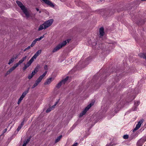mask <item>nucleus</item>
I'll return each mask as SVG.
<instances>
[{
    "label": "nucleus",
    "instance_id": "obj_35",
    "mask_svg": "<svg viewBox=\"0 0 146 146\" xmlns=\"http://www.w3.org/2000/svg\"><path fill=\"white\" fill-rule=\"evenodd\" d=\"M44 69L45 70H47L48 69V66L47 65H45L44 67Z\"/></svg>",
    "mask_w": 146,
    "mask_h": 146
},
{
    "label": "nucleus",
    "instance_id": "obj_12",
    "mask_svg": "<svg viewBox=\"0 0 146 146\" xmlns=\"http://www.w3.org/2000/svg\"><path fill=\"white\" fill-rule=\"evenodd\" d=\"M140 102L139 101H137L135 102L134 104L135 106L134 109L133 108L132 109L133 110V111L137 110V106H138Z\"/></svg>",
    "mask_w": 146,
    "mask_h": 146
},
{
    "label": "nucleus",
    "instance_id": "obj_44",
    "mask_svg": "<svg viewBox=\"0 0 146 146\" xmlns=\"http://www.w3.org/2000/svg\"><path fill=\"white\" fill-rule=\"evenodd\" d=\"M70 39H68L67 40L68 42H69L70 41Z\"/></svg>",
    "mask_w": 146,
    "mask_h": 146
},
{
    "label": "nucleus",
    "instance_id": "obj_34",
    "mask_svg": "<svg viewBox=\"0 0 146 146\" xmlns=\"http://www.w3.org/2000/svg\"><path fill=\"white\" fill-rule=\"evenodd\" d=\"M141 139H143L142 141V143H143L144 142L146 141V138H142Z\"/></svg>",
    "mask_w": 146,
    "mask_h": 146
},
{
    "label": "nucleus",
    "instance_id": "obj_8",
    "mask_svg": "<svg viewBox=\"0 0 146 146\" xmlns=\"http://www.w3.org/2000/svg\"><path fill=\"white\" fill-rule=\"evenodd\" d=\"M46 4L50 5L52 7H54V5L49 0H42Z\"/></svg>",
    "mask_w": 146,
    "mask_h": 146
},
{
    "label": "nucleus",
    "instance_id": "obj_43",
    "mask_svg": "<svg viewBox=\"0 0 146 146\" xmlns=\"http://www.w3.org/2000/svg\"><path fill=\"white\" fill-rule=\"evenodd\" d=\"M31 46H29L27 48V50H29L31 48Z\"/></svg>",
    "mask_w": 146,
    "mask_h": 146
},
{
    "label": "nucleus",
    "instance_id": "obj_33",
    "mask_svg": "<svg viewBox=\"0 0 146 146\" xmlns=\"http://www.w3.org/2000/svg\"><path fill=\"white\" fill-rule=\"evenodd\" d=\"M22 127L21 126V125H19L17 129V131H19V130H20L21 129Z\"/></svg>",
    "mask_w": 146,
    "mask_h": 146
},
{
    "label": "nucleus",
    "instance_id": "obj_27",
    "mask_svg": "<svg viewBox=\"0 0 146 146\" xmlns=\"http://www.w3.org/2000/svg\"><path fill=\"white\" fill-rule=\"evenodd\" d=\"M52 109L50 107H49L46 111V113H48L50 111L52 110Z\"/></svg>",
    "mask_w": 146,
    "mask_h": 146
},
{
    "label": "nucleus",
    "instance_id": "obj_25",
    "mask_svg": "<svg viewBox=\"0 0 146 146\" xmlns=\"http://www.w3.org/2000/svg\"><path fill=\"white\" fill-rule=\"evenodd\" d=\"M31 63L29 61L27 62L26 64H25L26 67H27V68L29 67L31 64Z\"/></svg>",
    "mask_w": 146,
    "mask_h": 146
},
{
    "label": "nucleus",
    "instance_id": "obj_47",
    "mask_svg": "<svg viewBox=\"0 0 146 146\" xmlns=\"http://www.w3.org/2000/svg\"><path fill=\"white\" fill-rule=\"evenodd\" d=\"M36 9L37 11H38L39 10V9L37 8H36Z\"/></svg>",
    "mask_w": 146,
    "mask_h": 146
},
{
    "label": "nucleus",
    "instance_id": "obj_4",
    "mask_svg": "<svg viewBox=\"0 0 146 146\" xmlns=\"http://www.w3.org/2000/svg\"><path fill=\"white\" fill-rule=\"evenodd\" d=\"M53 22V19H50L46 21L43 23L44 29H46L47 28L50 26Z\"/></svg>",
    "mask_w": 146,
    "mask_h": 146
},
{
    "label": "nucleus",
    "instance_id": "obj_36",
    "mask_svg": "<svg viewBox=\"0 0 146 146\" xmlns=\"http://www.w3.org/2000/svg\"><path fill=\"white\" fill-rule=\"evenodd\" d=\"M32 72H33L34 74H35L37 72V71L36 70V69H35Z\"/></svg>",
    "mask_w": 146,
    "mask_h": 146
},
{
    "label": "nucleus",
    "instance_id": "obj_17",
    "mask_svg": "<svg viewBox=\"0 0 146 146\" xmlns=\"http://www.w3.org/2000/svg\"><path fill=\"white\" fill-rule=\"evenodd\" d=\"M47 71H45L42 75H41L38 78L41 81L42 79L46 75Z\"/></svg>",
    "mask_w": 146,
    "mask_h": 146
},
{
    "label": "nucleus",
    "instance_id": "obj_1",
    "mask_svg": "<svg viewBox=\"0 0 146 146\" xmlns=\"http://www.w3.org/2000/svg\"><path fill=\"white\" fill-rule=\"evenodd\" d=\"M16 2L18 6L22 10L23 13L25 14L27 18H28L30 17L31 16L30 14L29 11H28L27 9L20 2L17 1H16Z\"/></svg>",
    "mask_w": 146,
    "mask_h": 146
},
{
    "label": "nucleus",
    "instance_id": "obj_23",
    "mask_svg": "<svg viewBox=\"0 0 146 146\" xmlns=\"http://www.w3.org/2000/svg\"><path fill=\"white\" fill-rule=\"evenodd\" d=\"M36 58L35 57V56H33L31 59L29 61L31 63L33 62L34 59H36Z\"/></svg>",
    "mask_w": 146,
    "mask_h": 146
},
{
    "label": "nucleus",
    "instance_id": "obj_48",
    "mask_svg": "<svg viewBox=\"0 0 146 146\" xmlns=\"http://www.w3.org/2000/svg\"><path fill=\"white\" fill-rule=\"evenodd\" d=\"M26 144L25 143H24V144L22 146H26Z\"/></svg>",
    "mask_w": 146,
    "mask_h": 146
},
{
    "label": "nucleus",
    "instance_id": "obj_5",
    "mask_svg": "<svg viewBox=\"0 0 146 146\" xmlns=\"http://www.w3.org/2000/svg\"><path fill=\"white\" fill-rule=\"evenodd\" d=\"M69 77L67 76L65 79L62 80L56 85V87L58 88H59L62 84H64L68 80Z\"/></svg>",
    "mask_w": 146,
    "mask_h": 146
},
{
    "label": "nucleus",
    "instance_id": "obj_15",
    "mask_svg": "<svg viewBox=\"0 0 146 146\" xmlns=\"http://www.w3.org/2000/svg\"><path fill=\"white\" fill-rule=\"evenodd\" d=\"M52 78H50L47 79L46 81L44 83V84L45 85H47L50 84L52 81Z\"/></svg>",
    "mask_w": 146,
    "mask_h": 146
},
{
    "label": "nucleus",
    "instance_id": "obj_29",
    "mask_svg": "<svg viewBox=\"0 0 146 146\" xmlns=\"http://www.w3.org/2000/svg\"><path fill=\"white\" fill-rule=\"evenodd\" d=\"M30 138L27 139L25 142H24V143H25V144L27 145V144L29 141H30Z\"/></svg>",
    "mask_w": 146,
    "mask_h": 146
},
{
    "label": "nucleus",
    "instance_id": "obj_11",
    "mask_svg": "<svg viewBox=\"0 0 146 146\" xmlns=\"http://www.w3.org/2000/svg\"><path fill=\"white\" fill-rule=\"evenodd\" d=\"M41 80H40L38 78L36 81L35 83L32 86V88L33 89L35 88V87L37 86L39 83L41 82Z\"/></svg>",
    "mask_w": 146,
    "mask_h": 146
},
{
    "label": "nucleus",
    "instance_id": "obj_41",
    "mask_svg": "<svg viewBox=\"0 0 146 146\" xmlns=\"http://www.w3.org/2000/svg\"><path fill=\"white\" fill-rule=\"evenodd\" d=\"M35 40L36 42L38 41H40V40L38 38H37L35 39Z\"/></svg>",
    "mask_w": 146,
    "mask_h": 146
},
{
    "label": "nucleus",
    "instance_id": "obj_2",
    "mask_svg": "<svg viewBox=\"0 0 146 146\" xmlns=\"http://www.w3.org/2000/svg\"><path fill=\"white\" fill-rule=\"evenodd\" d=\"M67 42L66 40L63 41L61 43L59 44L56 46L52 50V52H55L58 50L60 49L61 48L65 46Z\"/></svg>",
    "mask_w": 146,
    "mask_h": 146
},
{
    "label": "nucleus",
    "instance_id": "obj_49",
    "mask_svg": "<svg viewBox=\"0 0 146 146\" xmlns=\"http://www.w3.org/2000/svg\"><path fill=\"white\" fill-rule=\"evenodd\" d=\"M27 50V48H25V49H24V51H25L26 50Z\"/></svg>",
    "mask_w": 146,
    "mask_h": 146
},
{
    "label": "nucleus",
    "instance_id": "obj_9",
    "mask_svg": "<svg viewBox=\"0 0 146 146\" xmlns=\"http://www.w3.org/2000/svg\"><path fill=\"white\" fill-rule=\"evenodd\" d=\"M27 58V56H26L25 57H23L22 59L19 61L17 63V64L19 66L24 61H25Z\"/></svg>",
    "mask_w": 146,
    "mask_h": 146
},
{
    "label": "nucleus",
    "instance_id": "obj_24",
    "mask_svg": "<svg viewBox=\"0 0 146 146\" xmlns=\"http://www.w3.org/2000/svg\"><path fill=\"white\" fill-rule=\"evenodd\" d=\"M24 98L22 96H21L20 98L19 99L18 101V104H19L21 102V101L23 100Z\"/></svg>",
    "mask_w": 146,
    "mask_h": 146
},
{
    "label": "nucleus",
    "instance_id": "obj_7",
    "mask_svg": "<svg viewBox=\"0 0 146 146\" xmlns=\"http://www.w3.org/2000/svg\"><path fill=\"white\" fill-rule=\"evenodd\" d=\"M144 121V119H141V120L138 122V124L136 125V127L134 129L133 131H135L141 127V125Z\"/></svg>",
    "mask_w": 146,
    "mask_h": 146
},
{
    "label": "nucleus",
    "instance_id": "obj_6",
    "mask_svg": "<svg viewBox=\"0 0 146 146\" xmlns=\"http://www.w3.org/2000/svg\"><path fill=\"white\" fill-rule=\"evenodd\" d=\"M122 103L120 102H117L116 105V108L114 110V111L115 113L117 112L122 107Z\"/></svg>",
    "mask_w": 146,
    "mask_h": 146
},
{
    "label": "nucleus",
    "instance_id": "obj_40",
    "mask_svg": "<svg viewBox=\"0 0 146 146\" xmlns=\"http://www.w3.org/2000/svg\"><path fill=\"white\" fill-rule=\"evenodd\" d=\"M24 124V121H22L20 125H21V126L22 127Z\"/></svg>",
    "mask_w": 146,
    "mask_h": 146
},
{
    "label": "nucleus",
    "instance_id": "obj_31",
    "mask_svg": "<svg viewBox=\"0 0 146 146\" xmlns=\"http://www.w3.org/2000/svg\"><path fill=\"white\" fill-rule=\"evenodd\" d=\"M33 76L31 74H29V75L28 78L29 79H30L33 77Z\"/></svg>",
    "mask_w": 146,
    "mask_h": 146
},
{
    "label": "nucleus",
    "instance_id": "obj_13",
    "mask_svg": "<svg viewBox=\"0 0 146 146\" xmlns=\"http://www.w3.org/2000/svg\"><path fill=\"white\" fill-rule=\"evenodd\" d=\"M138 56L141 58H143L146 60V53H140L138 54Z\"/></svg>",
    "mask_w": 146,
    "mask_h": 146
},
{
    "label": "nucleus",
    "instance_id": "obj_53",
    "mask_svg": "<svg viewBox=\"0 0 146 146\" xmlns=\"http://www.w3.org/2000/svg\"><path fill=\"white\" fill-rule=\"evenodd\" d=\"M106 146H108V145H107Z\"/></svg>",
    "mask_w": 146,
    "mask_h": 146
},
{
    "label": "nucleus",
    "instance_id": "obj_22",
    "mask_svg": "<svg viewBox=\"0 0 146 146\" xmlns=\"http://www.w3.org/2000/svg\"><path fill=\"white\" fill-rule=\"evenodd\" d=\"M14 58H11L9 60V62L8 63V64L10 65V64L12 63L14 61Z\"/></svg>",
    "mask_w": 146,
    "mask_h": 146
},
{
    "label": "nucleus",
    "instance_id": "obj_45",
    "mask_svg": "<svg viewBox=\"0 0 146 146\" xmlns=\"http://www.w3.org/2000/svg\"><path fill=\"white\" fill-rule=\"evenodd\" d=\"M33 76H34L35 75V74L33 73V72H32V73L31 74Z\"/></svg>",
    "mask_w": 146,
    "mask_h": 146
},
{
    "label": "nucleus",
    "instance_id": "obj_30",
    "mask_svg": "<svg viewBox=\"0 0 146 146\" xmlns=\"http://www.w3.org/2000/svg\"><path fill=\"white\" fill-rule=\"evenodd\" d=\"M57 103V102H56V104L52 106L51 107H50L52 110H53L55 108V106H56Z\"/></svg>",
    "mask_w": 146,
    "mask_h": 146
},
{
    "label": "nucleus",
    "instance_id": "obj_42",
    "mask_svg": "<svg viewBox=\"0 0 146 146\" xmlns=\"http://www.w3.org/2000/svg\"><path fill=\"white\" fill-rule=\"evenodd\" d=\"M7 129H5L3 131V133H5L7 131Z\"/></svg>",
    "mask_w": 146,
    "mask_h": 146
},
{
    "label": "nucleus",
    "instance_id": "obj_37",
    "mask_svg": "<svg viewBox=\"0 0 146 146\" xmlns=\"http://www.w3.org/2000/svg\"><path fill=\"white\" fill-rule=\"evenodd\" d=\"M27 67H26L25 65H24V66L23 68V69L24 70H25L27 68Z\"/></svg>",
    "mask_w": 146,
    "mask_h": 146
},
{
    "label": "nucleus",
    "instance_id": "obj_46",
    "mask_svg": "<svg viewBox=\"0 0 146 146\" xmlns=\"http://www.w3.org/2000/svg\"><path fill=\"white\" fill-rule=\"evenodd\" d=\"M17 57H18L17 56H16V57H14V60L16 59L17 58Z\"/></svg>",
    "mask_w": 146,
    "mask_h": 146
},
{
    "label": "nucleus",
    "instance_id": "obj_14",
    "mask_svg": "<svg viewBox=\"0 0 146 146\" xmlns=\"http://www.w3.org/2000/svg\"><path fill=\"white\" fill-rule=\"evenodd\" d=\"M18 66V65H17L16 63L9 70L11 73L14 70H15L16 69V68Z\"/></svg>",
    "mask_w": 146,
    "mask_h": 146
},
{
    "label": "nucleus",
    "instance_id": "obj_18",
    "mask_svg": "<svg viewBox=\"0 0 146 146\" xmlns=\"http://www.w3.org/2000/svg\"><path fill=\"white\" fill-rule=\"evenodd\" d=\"M41 50H38L36 53L34 55L35 56V57H36L37 58V57L40 54L41 52Z\"/></svg>",
    "mask_w": 146,
    "mask_h": 146
},
{
    "label": "nucleus",
    "instance_id": "obj_39",
    "mask_svg": "<svg viewBox=\"0 0 146 146\" xmlns=\"http://www.w3.org/2000/svg\"><path fill=\"white\" fill-rule=\"evenodd\" d=\"M44 37V35H43L42 36H40V38H39L40 40H41Z\"/></svg>",
    "mask_w": 146,
    "mask_h": 146
},
{
    "label": "nucleus",
    "instance_id": "obj_26",
    "mask_svg": "<svg viewBox=\"0 0 146 146\" xmlns=\"http://www.w3.org/2000/svg\"><path fill=\"white\" fill-rule=\"evenodd\" d=\"M36 42L35 41V40H33V42L32 44H31V47H33L35 44Z\"/></svg>",
    "mask_w": 146,
    "mask_h": 146
},
{
    "label": "nucleus",
    "instance_id": "obj_32",
    "mask_svg": "<svg viewBox=\"0 0 146 146\" xmlns=\"http://www.w3.org/2000/svg\"><path fill=\"white\" fill-rule=\"evenodd\" d=\"M11 72H10L8 70V71H7L6 73L5 74V76H7V75L9 74Z\"/></svg>",
    "mask_w": 146,
    "mask_h": 146
},
{
    "label": "nucleus",
    "instance_id": "obj_16",
    "mask_svg": "<svg viewBox=\"0 0 146 146\" xmlns=\"http://www.w3.org/2000/svg\"><path fill=\"white\" fill-rule=\"evenodd\" d=\"M30 89V88H28L27 90L25 91L24 92H23V94L21 96L24 98L25 97V96L28 93L29 91V90Z\"/></svg>",
    "mask_w": 146,
    "mask_h": 146
},
{
    "label": "nucleus",
    "instance_id": "obj_21",
    "mask_svg": "<svg viewBox=\"0 0 146 146\" xmlns=\"http://www.w3.org/2000/svg\"><path fill=\"white\" fill-rule=\"evenodd\" d=\"M44 29V26L43 24L42 25H40L39 28L38 29V31H40L42 30L43 29Z\"/></svg>",
    "mask_w": 146,
    "mask_h": 146
},
{
    "label": "nucleus",
    "instance_id": "obj_51",
    "mask_svg": "<svg viewBox=\"0 0 146 146\" xmlns=\"http://www.w3.org/2000/svg\"><path fill=\"white\" fill-rule=\"evenodd\" d=\"M41 11H39V13H41Z\"/></svg>",
    "mask_w": 146,
    "mask_h": 146
},
{
    "label": "nucleus",
    "instance_id": "obj_19",
    "mask_svg": "<svg viewBox=\"0 0 146 146\" xmlns=\"http://www.w3.org/2000/svg\"><path fill=\"white\" fill-rule=\"evenodd\" d=\"M143 139H140V140L137 143V146H141L143 144V143H142V140Z\"/></svg>",
    "mask_w": 146,
    "mask_h": 146
},
{
    "label": "nucleus",
    "instance_id": "obj_10",
    "mask_svg": "<svg viewBox=\"0 0 146 146\" xmlns=\"http://www.w3.org/2000/svg\"><path fill=\"white\" fill-rule=\"evenodd\" d=\"M100 35V36H103L104 35V29L103 27H101L99 29Z\"/></svg>",
    "mask_w": 146,
    "mask_h": 146
},
{
    "label": "nucleus",
    "instance_id": "obj_38",
    "mask_svg": "<svg viewBox=\"0 0 146 146\" xmlns=\"http://www.w3.org/2000/svg\"><path fill=\"white\" fill-rule=\"evenodd\" d=\"M78 145V143H76L74 144H73L72 146H77Z\"/></svg>",
    "mask_w": 146,
    "mask_h": 146
},
{
    "label": "nucleus",
    "instance_id": "obj_28",
    "mask_svg": "<svg viewBox=\"0 0 146 146\" xmlns=\"http://www.w3.org/2000/svg\"><path fill=\"white\" fill-rule=\"evenodd\" d=\"M128 137H129V136L127 135H125L123 137V138L124 139H128Z\"/></svg>",
    "mask_w": 146,
    "mask_h": 146
},
{
    "label": "nucleus",
    "instance_id": "obj_3",
    "mask_svg": "<svg viewBox=\"0 0 146 146\" xmlns=\"http://www.w3.org/2000/svg\"><path fill=\"white\" fill-rule=\"evenodd\" d=\"M93 105V103H90L89 105H88L82 111V112L80 113V117H81L83 116V115H84L86 112Z\"/></svg>",
    "mask_w": 146,
    "mask_h": 146
},
{
    "label": "nucleus",
    "instance_id": "obj_20",
    "mask_svg": "<svg viewBox=\"0 0 146 146\" xmlns=\"http://www.w3.org/2000/svg\"><path fill=\"white\" fill-rule=\"evenodd\" d=\"M62 136L60 135L58 137L57 139L55 140V143H56L60 141L61 139L62 138Z\"/></svg>",
    "mask_w": 146,
    "mask_h": 146
},
{
    "label": "nucleus",
    "instance_id": "obj_50",
    "mask_svg": "<svg viewBox=\"0 0 146 146\" xmlns=\"http://www.w3.org/2000/svg\"><path fill=\"white\" fill-rule=\"evenodd\" d=\"M141 1H146V0H141Z\"/></svg>",
    "mask_w": 146,
    "mask_h": 146
},
{
    "label": "nucleus",
    "instance_id": "obj_52",
    "mask_svg": "<svg viewBox=\"0 0 146 146\" xmlns=\"http://www.w3.org/2000/svg\"><path fill=\"white\" fill-rule=\"evenodd\" d=\"M96 46H97V44H96Z\"/></svg>",
    "mask_w": 146,
    "mask_h": 146
}]
</instances>
